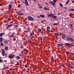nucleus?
<instances>
[{
	"mask_svg": "<svg viewBox=\"0 0 74 74\" xmlns=\"http://www.w3.org/2000/svg\"><path fill=\"white\" fill-rule=\"evenodd\" d=\"M51 18H53V19H56V18H57V16H54L53 15L52 16H51Z\"/></svg>",
	"mask_w": 74,
	"mask_h": 74,
	"instance_id": "obj_9",
	"label": "nucleus"
},
{
	"mask_svg": "<svg viewBox=\"0 0 74 74\" xmlns=\"http://www.w3.org/2000/svg\"><path fill=\"white\" fill-rule=\"evenodd\" d=\"M66 46H67V47H69V46H70L71 44H69V43H66L65 45Z\"/></svg>",
	"mask_w": 74,
	"mask_h": 74,
	"instance_id": "obj_10",
	"label": "nucleus"
},
{
	"mask_svg": "<svg viewBox=\"0 0 74 74\" xmlns=\"http://www.w3.org/2000/svg\"><path fill=\"white\" fill-rule=\"evenodd\" d=\"M66 39L67 40H68V41H69V37L67 38Z\"/></svg>",
	"mask_w": 74,
	"mask_h": 74,
	"instance_id": "obj_44",
	"label": "nucleus"
},
{
	"mask_svg": "<svg viewBox=\"0 0 74 74\" xmlns=\"http://www.w3.org/2000/svg\"><path fill=\"white\" fill-rule=\"evenodd\" d=\"M59 5L61 7H63V4H62V3H60Z\"/></svg>",
	"mask_w": 74,
	"mask_h": 74,
	"instance_id": "obj_22",
	"label": "nucleus"
},
{
	"mask_svg": "<svg viewBox=\"0 0 74 74\" xmlns=\"http://www.w3.org/2000/svg\"><path fill=\"white\" fill-rule=\"evenodd\" d=\"M50 28H51V27H50V26H48L47 27V30H49V29H50Z\"/></svg>",
	"mask_w": 74,
	"mask_h": 74,
	"instance_id": "obj_28",
	"label": "nucleus"
},
{
	"mask_svg": "<svg viewBox=\"0 0 74 74\" xmlns=\"http://www.w3.org/2000/svg\"><path fill=\"white\" fill-rule=\"evenodd\" d=\"M4 43L7 44H8V41L7 40H5L4 41Z\"/></svg>",
	"mask_w": 74,
	"mask_h": 74,
	"instance_id": "obj_23",
	"label": "nucleus"
},
{
	"mask_svg": "<svg viewBox=\"0 0 74 74\" xmlns=\"http://www.w3.org/2000/svg\"><path fill=\"white\" fill-rule=\"evenodd\" d=\"M7 20H8V21H10V18H8Z\"/></svg>",
	"mask_w": 74,
	"mask_h": 74,
	"instance_id": "obj_49",
	"label": "nucleus"
},
{
	"mask_svg": "<svg viewBox=\"0 0 74 74\" xmlns=\"http://www.w3.org/2000/svg\"><path fill=\"white\" fill-rule=\"evenodd\" d=\"M53 59V57H51L50 58V60H52Z\"/></svg>",
	"mask_w": 74,
	"mask_h": 74,
	"instance_id": "obj_30",
	"label": "nucleus"
},
{
	"mask_svg": "<svg viewBox=\"0 0 74 74\" xmlns=\"http://www.w3.org/2000/svg\"><path fill=\"white\" fill-rule=\"evenodd\" d=\"M45 4L46 5H48V6L49 5L48 3L47 2H46Z\"/></svg>",
	"mask_w": 74,
	"mask_h": 74,
	"instance_id": "obj_38",
	"label": "nucleus"
},
{
	"mask_svg": "<svg viewBox=\"0 0 74 74\" xmlns=\"http://www.w3.org/2000/svg\"><path fill=\"white\" fill-rule=\"evenodd\" d=\"M8 47H5V51H7V50H8Z\"/></svg>",
	"mask_w": 74,
	"mask_h": 74,
	"instance_id": "obj_26",
	"label": "nucleus"
},
{
	"mask_svg": "<svg viewBox=\"0 0 74 74\" xmlns=\"http://www.w3.org/2000/svg\"><path fill=\"white\" fill-rule=\"evenodd\" d=\"M67 19L68 20H69V17L67 18Z\"/></svg>",
	"mask_w": 74,
	"mask_h": 74,
	"instance_id": "obj_61",
	"label": "nucleus"
},
{
	"mask_svg": "<svg viewBox=\"0 0 74 74\" xmlns=\"http://www.w3.org/2000/svg\"><path fill=\"white\" fill-rule=\"evenodd\" d=\"M9 70H10V71H12V69L11 68H10Z\"/></svg>",
	"mask_w": 74,
	"mask_h": 74,
	"instance_id": "obj_46",
	"label": "nucleus"
},
{
	"mask_svg": "<svg viewBox=\"0 0 74 74\" xmlns=\"http://www.w3.org/2000/svg\"><path fill=\"white\" fill-rule=\"evenodd\" d=\"M21 48H23V45H21Z\"/></svg>",
	"mask_w": 74,
	"mask_h": 74,
	"instance_id": "obj_45",
	"label": "nucleus"
},
{
	"mask_svg": "<svg viewBox=\"0 0 74 74\" xmlns=\"http://www.w3.org/2000/svg\"><path fill=\"white\" fill-rule=\"evenodd\" d=\"M2 4H0V6H2Z\"/></svg>",
	"mask_w": 74,
	"mask_h": 74,
	"instance_id": "obj_63",
	"label": "nucleus"
},
{
	"mask_svg": "<svg viewBox=\"0 0 74 74\" xmlns=\"http://www.w3.org/2000/svg\"><path fill=\"white\" fill-rule=\"evenodd\" d=\"M1 45L2 46V47H3V43H1Z\"/></svg>",
	"mask_w": 74,
	"mask_h": 74,
	"instance_id": "obj_40",
	"label": "nucleus"
},
{
	"mask_svg": "<svg viewBox=\"0 0 74 74\" xmlns=\"http://www.w3.org/2000/svg\"><path fill=\"white\" fill-rule=\"evenodd\" d=\"M18 55L20 56H22V54H21V53H19Z\"/></svg>",
	"mask_w": 74,
	"mask_h": 74,
	"instance_id": "obj_43",
	"label": "nucleus"
},
{
	"mask_svg": "<svg viewBox=\"0 0 74 74\" xmlns=\"http://www.w3.org/2000/svg\"><path fill=\"white\" fill-rule=\"evenodd\" d=\"M4 33H0V37H2L3 35H4Z\"/></svg>",
	"mask_w": 74,
	"mask_h": 74,
	"instance_id": "obj_21",
	"label": "nucleus"
},
{
	"mask_svg": "<svg viewBox=\"0 0 74 74\" xmlns=\"http://www.w3.org/2000/svg\"><path fill=\"white\" fill-rule=\"evenodd\" d=\"M28 41L29 42H32V40H28Z\"/></svg>",
	"mask_w": 74,
	"mask_h": 74,
	"instance_id": "obj_51",
	"label": "nucleus"
},
{
	"mask_svg": "<svg viewBox=\"0 0 74 74\" xmlns=\"http://www.w3.org/2000/svg\"><path fill=\"white\" fill-rule=\"evenodd\" d=\"M71 28L72 29L71 30V31L73 32V29H72V28Z\"/></svg>",
	"mask_w": 74,
	"mask_h": 74,
	"instance_id": "obj_47",
	"label": "nucleus"
},
{
	"mask_svg": "<svg viewBox=\"0 0 74 74\" xmlns=\"http://www.w3.org/2000/svg\"><path fill=\"white\" fill-rule=\"evenodd\" d=\"M2 41H3V38L1 37L0 38V43H1Z\"/></svg>",
	"mask_w": 74,
	"mask_h": 74,
	"instance_id": "obj_19",
	"label": "nucleus"
},
{
	"mask_svg": "<svg viewBox=\"0 0 74 74\" xmlns=\"http://www.w3.org/2000/svg\"><path fill=\"white\" fill-rule=\"evenodd\" d=\"M70 26L71 28H73V24H70L69 25Z\"/></svg>",
	"mask_w": 74,
	"mask_h": 74,
	"instance_id": "obj_27",
	"label": "nucleus"
},
{
	"mask_svg": "<svg viewBox=\"0 0 74 74\" xmlns=\"http://www.w3.org/2000/svg\"><path fill=\"white\" fill-rule=\"evenodd\" d=\"M69 39H70L71 41V42H73L74 40L73 39V38H70Z\"/></svg>",
	"mask_w": 74,
	"mask_h": 74,
	"instance_id": "obj_12",
	"label": "nucleus"
},
{
	"mask_svg": "<svg viewBox=\"0 0 74 74\" xmlns=\"http://www.w3.org/2000/svg\"><path fill=\"white\" fill-rule=\"evenodd\" d=\"M30 36H33V33H31L30 34Z\"/></svg>",
	"mask_w": 74,
	"mask_h": 74,
	"instance_id": "obj_36",
	"label": "nucleus"
},
{
	"mask_svg": "<svg viewBox=\"0 0 74 74\" xmlns=\"http://www.w3.org/2000/svg\"><path fill=\"white\" fill-rule=\"evenodd\" d=\"M25 68H27V65H25Z\"/></svg>",
	"mask_w": 74,
	"mask_h": 74,
	"instance_id": "obj_37",
	"label": "nucleus"
},
{
	"mask_svg": "<svg viewBox=\"0 0 74 74\" xmlns=\"http://www.w3.org/2000/svg\"><path fill=\"white\" fill-rule=\"evenodd\" d=\"M14 34H12L10 36V37H14Z\"/></svg>",
	"mask_w": 74,
	"mask_h": 74,
	"instance_id": "obj_24",
	"label": "nucleus"
},
{
	"mask_svg": "<svg viewBox=\"0 0 74 74\" xmlns=\"http://www.w3.org/2000/svg\"><path fill=\"white\" fill-rule=\"evenodd\" d=\"M40 40L41 41L42 40V38H41Z\"/></svg>",
	"mask_w": 74,
	"mask_h": 74,
	"instance_id": "obj_59",
	"label": "nucleus"
},
{
	"mask_svg": "<svg viewBox=\"0 0 74 74\" xmlns=\"http://www.w3.org/2000/svg\"><path fill=\"white\" fill-rule=\"evenodd\" d=\"M14 56H15V55H14V54H10V58H13V57H14Z\"/></svg>",
	"mask_w": 74,
	"mask_h": 74,
	"instance_id": "obj_8",
	"label": "nucleus"
},
{
	"mask_svg": "<svg viewBox=\"0 0 74 74\" xmlns=\"http://www.w3.org/2000/svg\"><path fill=\"white\" fill-rule=\"evenodd\" d=\"M38 7H39L40 6V4H38Z\"/></svg>",
	"mask_w": 74,
	"mask_h": 74,
	"instance_id": "obj_52",
	"label": "nucleus"
},
{
	"mask_svg": "<svg viewBox=\"0 0 74 74\" xmlns=\"http://www.w3.org/2000/svg\"><path fill=\"white\" fill-rule=\"evenodd\" d=\"M69 67H70V68H71V69H73V66L71 65H70L69 66Z\"/></svg>",
	"mask_w": 74,
	"mask_h": 74,
	"instance_id": "obj_25",
	"label": "nucleus"
},
{
	"mask_svg": "<svg viewBox=\"0 0 74 74\" xmlns=\"http://www.w3.org/2000/svg\"><path fill=\"white\" fill-rule=\"evenodd\" d=\"M16 58L17 59H19L21 58V57L19 56H17L16 57Z\"/></svg>",
	"mask_w": 74,
	"mask_h": 74,
	"instance_id": "obj_20",
	"label": "nucleus"
},
{
	"mask_svg": "<svg viewBox=\"0 0 74 74\" xmlns=\"http://www.w3.org/2000/svg\"><path fill=\"white\" fill-rule=\"evenodd\" d=\"M12 5H11V3L9 4L8 7L9 9L10 10V9H11V8H12Z\"/></svg>",
	"mask_w": 74,
	"mask_h": 74,
	"instance_id": "obj_7",
	"label": "nucleus"
},
{
	"mask_svg": "<svg viewBox=\"0 0 74 74\" xmlns=\"http://www.w3.org/2000/svg\"><path fill=\"white\" fill-rule=\"evenodd\" d=\"M46 21V20L44 19V20H43V22H45Z\"/></svg>",
	"mask_w": 74,
	"mask_h": 74,
	"instance_id": "obj_57",
	"label": "nucleus"
},
{
	"mask_svg": "<svg viewBox=\"0 0 74 74\" xmlns=\"http://www.w3.org/2000/svg\"><path fill=\"white\" fill-rule=\"evenodd\" d=\"M16 40V39L15 38H13V41H15Z\"/></svg>",
	"mask_w": 74,
	"mask_h": 74,
	"instance_id": "obj_48",
	"label": "nucleus"
},
{
	"mask_svg": "<svg viewBox=\"0 0 74 74\" xmlns=\"http://www.w3.org/2000/svg\"><path fill=\"white\" fill-rule=\"evenodd\" d=\"M44 9L45 10H46V11H47V10H49V8H46V7H44Z\"/></svg>",
	"mask_w": 74,
	"mask_h": 74,
	"instance_id": "obj_15",
	"label": "nucleus"
},
{
	"mask_svg": "<svg viewBox=\"0 0 74 74\" xmlns=\"http://www.w3.org/2000/svg\"><path fill=\"white\" fill-rule=\"evenodd\" d=\"M59 32H57V33H55L54 34L55 35H56V36H59Z\"/></svg>",
	"mask_w": 74,
	"mask_h": 74,
	"instance_id": "obj_13",
	"label": "nucleus"
},
{
	"mask_svg": "<svg viewBox=\"0 0 74 74\" xmlns=\"http://www.w3.org/2000/svg\"><path fill=\"white\" fill-rule=\"evenodd\" d=\"M39 8H40V9H41V8H42V6H40L39 7Z\"/></svg>",
	"mask_w": 74,
	"mask_h": 74,
	"instance_id": "obj_41",
	"label": "nucleus"
},
{
	"mask_svg": "<svg viewBox=\"0 0 74 74\" xmlns=\"http://www.w3.org/2000/svg\"><path fill=\"white\" fill-rule=\"evenodd\" d=\"M28 20L30 21H34V18L31 16H29L28 17Z\"/></svg>",
	"mask_w": 74,
	"mask_h": 74,
	"instance_id": "obj_1",
	"label": "nucleus"
},
{
	"mask_svg": "<svg viewBox=\"0 0 74 74\" xmlns=\"http://www.w3.org/2000/svg\"><path fill=\"white\" fill-rule=\"evenodd\" d=\"M46 32H47V33L49 32V30L48 29L47 30H46Z\"/></svg>",
	"mask_w": 74,
	"mask_h": 74,
	"instance_id": "obj_39",
	"label": "nucleus"
},
{
	"mask_svg": "<svg viewBox=\"0 0 74 74\" xmlns=\"http://www.w3.org/2000/svg\"><path fill=\"white\" fill-rule=\"evenodd\" d=\"M1 54L3 56H5V51L4 49H2V50Z\"/></svg>",
	"mask_w": 74,
	"mask_h": 74,
	"instance_id": "obj_2",
	"label": "nucleus"
},
{
	"mask_svg": "<svg viewBox=\"0 0 74 74\" xmlns=\"http://www.w3.org/2000/svg\"><path fill=\"white\" fill-rule=\"evenodd\" d=\"M40 17H41V18H44L45 17V16L44 14H40Z\"/></svg>",
	"mask_w": 74,
	"mask_h": 74,
	"instance_id": "obj_16",
	"label": "nucleus"
},
{
	"mask_svg": "<svg viewBox=\"0 0 74 74\" xmlns=\"http://www.w3.org/2000/svg\"><path fill=\"white\" fill-rule=\"evenodd\" d=\"M37 18H40V16H37Z\"/></svg>",
	"mask_w": 74,
	"mask_h": 74,
	"instance_id": "obj_64",
	"label": "nucleus"
},
{
	"mask_svg": "<svg viewBox=\"0 0 74 74\" xmlns=\"http://www.w3.org/2000/svg\"><path fill=\"white\" fill-rule=\"evenodd\" d=\"M72 3H74V1H72Z\"/></svg>",
	"mask_w": 74,
	"mask_h": 74,
	"instance_id": "obj_62",
	"label": "nucleus"
},
{
	"mask_svg": "<svg viewBox=\"0 0 74 74\" xmlns=\"http://www.w3.org/2000/svg\"><path fill=\"white\" fill-rule=\"evenodd\" d=\"M57 45H58V46H59V47H62V46L63 45V44L58 43V44H57Z\"/></svg>",
	"mask_w": 74,
	"mask_h": 74,
	"instance_id": "obj_18",
	"label": "nucleus"
},
{
	"mask_svg": "<svg viewBox=\"0 0 74 74\" xmlns=\"http://www.w3.org/2000/svg\"><path fill=\"white\" fill-rule=\"evenodd\" d=\"M41 23H44V21H41Z\"/></svg>",
	"mask_w": 74,
	"mask_h": 74,
	"instance_id": "obj_56",
	"label": "nucleus"
},
{
	"mask_svg": "<svg viewBox=\"0 0 74 74\" xmlns=\"http://www.w3.org/2000/svg\"><path fill=\"white\" fill-rule=\"evenodd\" d=\"M72 14V13L70 14H69V16H71V15Z\"/></svg>",
	"mask_w": 74,
	"mask_h": 74,
	"instance_id": "obj_54",
	"label": "nucleus"
},
{
	"mask_svg": "<svg viewBox=\"0 0 74 74\" xmlns=\"http://www.w3.org/2000/svg\"><path fill=\"white\" fill-rule=\"evenodd\" d=\"M13 26V25L12 24H10L8 25L6 27V29H9V28H10V27H11V26Z\"/></svg>",
	"mask_w": 74,
	"mask_h": 74,
	"instance_id": "obj_6",
	"label": "nucleus"
},
{
	"mask_svg": "<svg viewBox=\"0 0 74 74\" xmlns=\"http://www.w3.org/2000/svg\"><path fill=\"white\" fill-rule=\"evenodd\" d=\"M18 27V25H16L15 26V27Z\"/></svg>",
	"mask_w": 74,
	"mask_h": 74,
	"instance_id": "obj_58",
	"label": "nucleus"
},
{
	"mask_svg": "<svg viewBox=\"0 0 74 74\" xmlns=\"http://www.w3.org/2000/svg\"><path fill=\"white\" fill-rule=\"evenodd\" d=\"M70 11H74V9H70Z\"/></svg>",
	"mask_w": 74,
	"mask_h": 74,
	"instance_id": "obj_31",
	"label": "nucleus"
},
{
	"mask_svg": "<svg viewBox=\"0 0 74 74\" xmlns=\"http://www.w3.org/2000/svg\"><path fill=\"white\" fill-rule=\"evenodd\" d=\"M53 15V14H49L48 15V17H51V16H52Z\"/></svg>",
	"mask_w": 74,
	"mask_h": 74,
	"instance_id": "obj_14",
	"label": "nucleus"
},
{
	"mask_svg": "<svg viewBox=\"0 0 74 74\" xmlns=\"http://www.w3.org/2000/svg\"><path fill=\"white\" fill-rule=\"evenodd\" d=\"M30 32V29L29 28L27 31V33H28Z\"/></svg>",
	"mask_w": 74,
	"mask_h": 74,
	"instance_id": "obj_11",
	"label": "nucleus"
},
{
	"mask_svg": "<svg viewBox=\"0 0 74 74\" xmlns=\"http://www.w3.org/2000/svg\"><path fill=\"white\" fill-rule=\"evenodd\" d=\"M53 2L55 3H56V0H53Z\"/></svg>",
	"mask_w": 74,
	"mask_h": 74,
	"instance_id": "obj_33",
	"label": "nucleus"
},
{
	"mask_svg": "<svg viewBox=\"0 0 74 74\" xmlns=\"http://www.w3.org/2000/svg\"><path fill=\"white\" fill-rule=\"evenodd\" d=\"M10 3H13V1H11L10 2Z\"/></svg>",
	"mask_w": 74,
	"mask_h": 74,
	"instance_id": "obj_60",
	"label": "nucleus"
},
{
	"mask_svg": "<svg viewBox=\"0 0 74 74\" xmlns=\"http://www.w3.org/2000/svg\"><path fill=\"white\" fill-rule=\"evenodd\" d=\"M49 4H51L52 5H56V3H55L52 1H49Z\"/></svg>",
	"mask_w": 74,
	"mask_h": 74,
	"instance_id": "obj_3",
	"label": "nucleus"
},
{
	"mask_svg": "<svg viewBox=\"0 0 74 74\" xmlns=\"http://www.w3.org/2000/svg\"><path fill=\"white\" fill-rule=\"evenodd\" d=\"M58 25V23H54L53 24V25Z\"/></svg>",
	"mask_w": 74,
	"mask_h": 74,
	"instance_id": "obj_35",
	"label": "nucleus"
},
{
	"mask_svg": "<svg viewBox=\"0 0 74 74\" xmlns=\"http://www.w3.org/2000/svg\"><path fill=\"white\" fill-rule=\"evenodd\" d=\"M3 62V60L2 59L0 60V62L1 63V62Z\"/></svg>",
	"mask_w": 74,
	"mask_h": 74,
	"instance_id": "obj_32",
	"label": "nucleus"
},
{
	"mask_svg": "<svg viewBox=\"0 0 74 74\" xmlns=\"http://www.w3.org/2000/svg\"><path fill=\"white\" fill-rule=\"evenodd\" d=\"M5 26H7L8 25V23H7L5 24Z\"/></svg>",
	"mask_w": 74,
	"mask_h": 74,
	"instance_id": "obj_55",
	"label": "nucleus"
},
{
	"mask_svg": "<svg viewBox=\"0 0 74 74\" xmlns=\"http://www.w3.org/2000/svg\"><path fill=\"white\" fill-rule=\"evenodd\" d=\"M69 0H68L67 2L66 3V4H68V3H69Z\"/></svg>",
	"mask_w": 74,
	"mask_h": 74,
	"instance_id": "obj_34",
	"label": "nucleus"
},
{
	"mask_svg": "<svg viewBox=\"0 0 74 74\" xmlns=\"http://www.w3.org/2000/svg\"><path fill=\"white\" fill-rule=\"evenodd\" d=\"M66 37V35L64 34H63L62 35V39H64Z\"/></svg>",
	"mask_w": 74,
	"mask_h": 74,
	"instance_id": "obj_5",
	"label": "nucleus"
},
{
	"mask_svg": "<svg viewBox=\"0 0 74 74\" xmlns=\"http://www.w3.org/2000/svg\"><path fill=\"white\" fill-rule=\"evenodd\" d=\"M25 52H29V51L27 50H24Z\"/></svg>",
	"mask_w": 74,
	"mask_h": 74,
	"instance_id": "obj_29",
	"label": "nucleus"
},
{
	"mask_svg": "<svg viewBox=\"0 0 74 74\" xmlns=\"http://www.w3.org/2000/svg\"><path fill=\"white\" fill-rule=\"evenodd\" d=\"M21 7V4L19 5L18 6V7L19 8V7Z\"/></svg>",
	"mask_w": 74,
	"mask_h": 74,
	"instance_id": "obj_50",
	"label": "nucleus"
},
{
	"mask_svg": "<svg viewBox=\"0 0 74 74\" xmlns=\"http://www.w3.org/2000/svg\"><path fill=\"white\" fill-rule=\"evenodd\" d=\"M25 5H26V6H28V3L27 0H25Z\"/></svg>",
	"mask_w": 74,
	"mask_h": 74,
	"instance_id": "obj_4",
	"label": "nucleus"
},
{
	"mask_svg": "<svg viewBox=\"0 0 74 74\" xmlns=\"http://www.w3.org/2000/svg\"><path fill=\"white\" fill-rule=\"evenodd\" d=\"M69 53V51H68V52H66V54H67Z\"/></svg>",
	"mask_w": 74,
	"mask_h": 74,
	"instance_id": "obj_53",
	"label": "nucleus"
},
{
	"mask_svg": "<svg viewBox=\"0 0 74 74\" xmlns=\"http://www.w3.org/2000/svg\"><path fill=\"white\" fill-rule=\"evenodd\" d=\"M17 64H18V65H19V62H17Z\"/></svg>",
	"mask_w": 74,
	"mask_h": 74,
	"instance_id": "obj_42",
	"label": "nucleus"
},
{
	"mask_svg": "<svg viewBox=\"0 0 74 74\" xmlns=\"http://www.w3.org/2000/svg\"><path fill=\"white\" fill-rule=\"evenodd\" d=\"M38 32H39V33H40L41 32V29L40 28H38Z\"/></svg>",
	"mask_w": 74,
	"mask_h": 74,
	"instance_id": "obj_17",
	"label": "nucleus"
}]
</instances>
